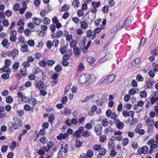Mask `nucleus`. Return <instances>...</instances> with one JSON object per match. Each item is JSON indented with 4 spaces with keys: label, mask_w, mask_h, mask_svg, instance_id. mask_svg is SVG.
I'll return each instance as SVG.
<instances>
[{
    "label": "nucleus",
    "mask_w": 158,
    "mask_h": 158,
    "mask_svg": "<svg viewBox=\"0 0 158 158\" xmlns=\"http://www.w3.org/2000/svg\"><path fill=\"white\" fill-rule=\"evenodd\" d=\"M47 138L45 137H43L40 138V142L44 143H45L46 142L47 140Z\"/></svg>",
    "instance_id": "obj_64"
},
{
    "label": "nucleus",
    "mask_w": 158,
    "mask_h": 158,
    "mask_svg": "<svg viewBox=\"0 0 158 158\" xmlns=\"http://www.w3.org/2000/svg\"><path fill=\"white\" fill-rule=\"evenodd\" d=\"M36 33L37 35H39L40 36L43 37L45 35V32L44 31H37Z\"/></svg>",
    "instance_id": "obj_35"
},
{
    "label": "nucleus",
    "mask_w": 158,
    "mask_h": 158,
    "mask_svg": "<svg viewBox=\"0 0 158 158\" xmlns=\"http://www.w3.org/2000/svg\"><path fill=\"white\" fill-rule=\"evenodd\" d=\"M140 62V59L139 58H137L133 60L131 63V65L133 66H137Z\"/></svg>",
    "instance_id": "obj_14"
},
{
    "label": "nucleus",
    "mask_w": 158,
    "mask_h": 158,
    "mask_svg": "<svg viewBox=\"0 0 158 158\" xmlns=\"http://www.w3.org/2000/svg\"><path fill=\"white\" fill-rule=\"evenodd\" d=\"M6 101L8 103H11L13 102L12 98L10 96L7 97L6 98Z\"/></svg>",
    "instance_id": "obj_50"
},
{
    "label": "nucleus",
    "mask_w": 158,
    "mask_h": 158,
    "mask_svg": "<svg viewBox=\"0 0 158 158\" xmlns=\"http://www.w3.org/2000/svg\"><path fill=\"white\" fill-rule=\"evenodd\" d=\"M54 116L52 114H51L49 117L48 121L50 123H52L54 119Z\"/></svg>",
    "instance_id": "obj_59"
},
{
    "label": "nucleus",
    "mask_w": 158,
    "mask_h": 158,
    "mask_svg": "<svg viewBox=\"0 0 158 158\" xmlns=\"http://www.w3.org/2000/svg\"><path fill=\"white\" fill-rule=\"evenodd\" d=\"M29 103L33 105H35L36 104V102L34 98H31L30 100L28 101Z\"/></svg>",
    "instance_id": "obj_36"
},
{
    "label": "nucleus",
    "mask_w": 158,
    "mask_h": 158,
    "mask_svg": "<svg viewBox=\"0 0 158 158\" xmlns=\"http://www.w3.org/2000/svg\"><path fill=\"white\" fill-rule=\"evenodd\" d=\"M18 53V51L16 49H14L13 51L12 52V55L14 57L16 56Z\"/></svg>",
    "instance_id": "obj_51"
},
{
    "label": "nucleus",
    "mask_w": 158,
    "mask_h": 158,
    "mask_svg": "<svg viewBox=\"0 0 158 158\" xmlns=\"http://www.w3.org/2000/svg\"><path fill=\"white\" fill-rule=\"evenodd\" d=\"M91 78L89 74L85 73L84 75H81L79 78V81L81 84H84L88 81Z\"/></svg>",
    "instance_id": "obj_1"
},
{
    "label": "nucleus",
    "mask_w": 158,
    "mask_h": 158,
    "mask_svg": "<svg viewBox=\"0 0 158 158\" xmlns=\"http://www.w3.org/2000/svg\"><path fill=\"white\" fill-rule=\"evenodd\" d=\"M112 56V54L110 52H108L106 53L104 57L105 58L106 60H107L111 59Z\"/></svg>",
    "instance_id": "obj_32"
},
{
    "label": "nucleus",
    "mask_w": 158,
    "mask_h": 158,
    "mask_svg": "<svg viewBox=\"0 0 158 158\" xmlns=\"http://www.w3.org/2000/svg\"><path fill=\"white\" fill-rule=\"evenodd\" d=\"M102 126L100 124H98L96 125L94 127V131H98V130H102Z\"/></svg>",
    "instance_id": "obj_34"
},
{
    "label": "nucleus",
    "mask_w": 158,
    "mask_h": 158,
    "mask_svg": "<svg viewBox=\"0 0 158 158\" xmlns=\"http://www.w3.org/2000/svg\"><path fill=\"white\" fill-rule=\"evenodd\" d=\"M149 150L148 147L147 146H143L142 148H139L138 150V152L139 154H147Z\"/></svg>",
    "instance_id": "obj_7"
},
{
    "label": "nucleus",
    "mask_w": 158,
    "mask_h": 158,
    "mask_svg": "<svg viewBox=\"0 0 158 158\" xmlns=\"http://www.w3.org/2000/svg\"><path fill=\"white\" fill-rule=\"evenodd\" d=\"M39 65L43 67H45L46 65V63L44 61H40L39 63Z\"/></svg>",
    "instance_id": "obj_60"
},
{
    "label": "nucleus",
    "mask_w": 158,
    "mask_h": 158,
    "mask_svg": "<svg viewBox=\"0 0 158 158\" xmlns=\"http://www.w3.org/2000/svg\"><path fill=\"white\" fill-rule=\"evenodd\" d=\"M100 155L103 156L106 153V150L103 148H101L98 151Z\"/></svg>",
    "instance_id": "obj_19"
},
{
    "label": "nucleus",
    "mask_w": 158,
    "mask_h": 158,
    "mask_svg": "<svg viewBox=\"0 0 158 158\" xmlns=\"http://www.w3.org/2000/svg\"><path fill=\"white\" fill-rule=\"evenodd\" d=\"M128 141L127 138H125L122 140V144L124 146H126L128 143Z\"/></svg>",
    "instance_id": "obj_52"
},
{
    "label": "nucleus",
    "mask_w": 158,
    "mask_h": 158,
    "mask_svg": "<svg viewBox=\"0 0 158 158\" xmlns=\"http://www.w3.org/2000/svg\"><path fill=\"white\" fill-rule=\"evenodd\" d=\"M24 33L25 35L27 36H29L31 34V32L30 30L28 29H27L25 30Z\"/></svg>",
    "instance_id": "obj_54"
},
{
    "label": "nucleus",
    "mask_w": 158,
    "mask_h": 158,
    "mask_svg": "<svg viewBox=\"0 0 158 158\" xmlns=\"http://www.w3.org/2000/svg\"><path fill=\"white\" fill-rule=\"evenodd\" d=\"M101 31V29L99 27H97L95 29L94 31H93L94 34L93 36L92 37V39L95 38L96 36V34L97 33H98Z\"/></svg>",
    "instance_id": "obj_16"
},
{
    "label": "nucleus",
    "mask_w": 158,
    "mask_h": 158,
    "mask_svg": "<svg viewBox=\"0 0 158 158\" xmlns=\"http://www.w3.org/2000/svg\"><path fill=\"white\" fill-rule=\"evenodd\" d=\"M123 116L127 117L130 116L131 114V118H133L134 116V112L133 111H128L127 110H123L122 111Z\"/></svg>",
    "instance_id": "obj_5"
},
{
    "label": "nucleus",
    "mask_w": 158,
    "mask_h": 158,
    "mask_svg": "<svg viewBox=\"0 0 158 158\" xmlns=\"http://www.w3.org/2000/svg\"><path fill=\"white\" fill-rule=\"evenodd\" d=\"M70 6L67 4H65L61 8L60 10L61 11H67L69 8Z\"/></svg>",
    "instance_id": "obj_17"
},
{
    "label": "nucleus",
    "mask_w": 158,
    "mask_h": 158,
    "mask_svg": "<svg viewBox=\"0 0 158 158\" xmlns=\"http://www.w3.org/2000/svg\"><path fill=\"white\" fill-rule=\"evenodd\" d=\"M54 42L55 43V46L56 47H57L59 44V40H56V42L54 40H53L52 41L48 40L46 43L47 48L49 49H51L52 47L54 45Z\"/></svg>",
    "instance_id": "obj_3"
},
{
    "label": "nucleus",
    "mask_w": 158,
    "mask_h": 158,
    "mask_svg": "<svg viewBox=\"0 0 158 158\" xmlns=\"http://www.w3.org/2000/svg\"><path fill=\"white\" fill-rule=\"evenodd\" d=\"M96 14H90L88 15L87 19V21L90 23H91L95 18Z\"/></svg>",
    "instance_id": "obj_10"
},
{
    "label": "nucleus",
    "mask_w": 158,
    "mask_h": 158,
    "mask_svg": "<svg viewBox=\"0 0 158 158\" xmlns=\"http://www.w3.org/2000/svg\"><path fill=\"white\" fill-rule=\"evenodd\" d=\"M55 69L56 72H59L61 70V66L60 65H57L55 67Z\"/></svg>",
    "instance_id": "obj_56"
},
{
    "label": "nucleus",
    "mask_w": 158,
    "mask_h": 158,
    "mask_svg": "<svg viewBox=\"0 0 158 158\" xmlns=\"http://www.w3.org/2000/svg\"><path fill=\"white\" fill-rule=\"evenodd\" d=\"M114 143L112 141H110L108 142V147L109 149H110L114 148Z\"/></svg>",
    "instance_id": "obj_39"
},
{
    "label": "nucleus",
    "mask_w": 158,
    "mask_h": 158,
    "mask_svg": "<svg viewBox=\"0 0 158 158\" xmlns=\"http://www.w3.org/2000/svg\"><path fill=\"white\" fill-rule=\"evenodd\" d=\"M85 68V66L82 63H81L78 66V71H82Z\"/></svg>",
    "instance_id": "obj_26"
},
{
    "label": "nucleus",
    "mask_w": 158,
    "mask_h": 158,
    "mask_svg": "<svg viewBox=\"0 0 158 158\" xmlns=\"http://www.w3.org/2000/svg\"><path fill=\"white\" fill-rule=\"evenodd\" d=\"M100 3L99 2H96L93 1L92 2V5L93 6V7L95 8H97L100 5Z\"/></svg>",
    "instance_id": "obj_28"
},
{
    "label": "nucleus",
    "mask_w": 158,
    "mask_h": 158,
    "mask_svg": "<svg viewBox=\"0 0 158 158\" xmlns=\"http://www.w3.org/2000/svg\"><path fill=\"white\" fill-rule=\"evenodd\" d=\"M157 147L158 145L156 143H153V144H152L150 146V149L149 152H152L154 149L157 148Z\"/></svg>",
    "instance_id": "obj_23"
},
{
    "label": "nucleus",
    "mask_w": 158,
    "mask_h": 158,
    "mask_svg": "<svg viewBox=\"0 0 158 158\" xmlns=\"http://www.w3.org/2000/svg\"><path fill=\"white\" fill-rule=\"evenodd\" d=\"M1 77L4 79H7L9 78V76L7 73L3 74L2 75Z\"/></svg>",
    "instance_id": "obj_63"
},
{
    "label": "nucleus",
    "mask_w": 158,
    "mask_h": 158,
    "mask_svg": "<svg viewBox=\"0 0 158 158\" xmlns=\"http://www.w3.org/2000/svg\"><path fill=\"white\" fill-rule=\"evenodd\" d=\"M93 151L92 150H89L87 152V156H85V158H90L93 155Z\"/></svg>",
    "instance_id": "obj_18"
},
{
    "label": "nucleus",
    "mask_w": 158,
    "mask_h": 158,
    "mask_svg": "<svg viewBox=\"0 0 158 158\" xmlns=\"http://www.w3.org/2000/svg\"><path fill=\"white\" fill-rule=\"evenodd\" d=\"M2 23L3 25L5 27H7L9 26V23L8 22V21L6 19H4L2 21Z\"/></svg>",
    "instance_id": "obj_49"
},
{
    "label": "nucleus",
    "mask_w": 158,
    "mask_h": 158,
    "mask_svg": "<svg viewBox=\"0 0 158 158\" xmlns=\"http://www.w3.org/2000/svg\"><path fill=\"white\" fill-rule=\"evenodd\" d=\"M68 134L67 133L63 134L60 133V135L57 137V139L59 140H61L62 139H64L68 136Z\"/></svg>",
    "instance_id": "obj_13"
},
{
    "label": "nucleus",
    "mask_w": 158,
    "mask_h": 158,
    "mask_svg": "<svg viewBox=\"0 0 158 158\" xmlns=\"http://www.w3.org/2000/svg\"><path fill=\"white\" fill-rule=\"evenodd\" d=\"M145 123L148 124V125L151 127H152L154 124V120L151 119L150 117H148L145 121Z\"/></svg>",
    "instance_id": "obj_12"
},
{
    "label": "nucleus",
    "mask_w": 158,
    "mask_h": 158,
    "mask_svg": "<svg viewBox=\"0 0 158 158\" xmlns=\"http://www.w3.org/2000/svg\"><path fill=\"white\" fill-rule=\"evenodd\" d=\"M54 145V143L52 142H48L47 143V146L49 149L52 148Z\"/></svg>",
    "instance_id": "obj_62"
},
{
    "label": "nucleus",
    "mask_w": 158,
    "mask_h": 158,
    "mask_svg": "<svg viewBox=\"0 0 158 158\" xmlns=\"http://www.w3.org/2000/svg\"><path fill=\"white\" fill-rule=\"evenodd\" d=\"M21 51L23 52H25L27 51V45L23 44V45H21Z\"/></svg>",
    "instance_id": "obj_27"
},
{
    "label": "nucleus",
    "mask_w": 158,
    "mask_h": 158,
    "mask_svg": "<svg viewBox=\"0 0 158 158\" xmlns=\"http://www.w3.org/2000/svg\"><path fill=\"white\" fill-rule=\"evenodd\" d=\"M9 35H10V40H17V37L16 31L14 30H12L9 32Z\"/></svg>",
    "instance_id": "obj_8"
},
{
    "label": "nucleus",
    "mask_w": 158,
    "mask_h": 158,
    "mask_svg": "<svg viewBox=\"0 0 158 158\" xmlns=\"http://www.w3.org/2000/svg\"><path fill=\"white\" fill-rule=\"evenodd\" d=\"M19 66V63L18 62H15L13 65V68L15 70H17Z\"/></svg>",
    "instance_id": "obj_41"
},
{
    "label": "nucleus",
    "mask_w": 158,
    "mask_h": 158,
    "mask_svg": "<svg viewBox=\"0 0 158 158\" xmlns=\"http://www.w3.org/2000/svg\"><path fill=\"white\" fill-rule=\"evenodd\" d=\"M116 126L118 129H121L123 128L124 124L123 122H120L117 124V125Z\"/></svg>",
    "instance_id": "obj_47"
},
{
    "label": "nucleus",
    "mask_w": 158,
    "mask_h": 158,
    "mask_svg": "<svg viewBox=\"0 0 158 158\" xmlns=\"http://www.w3.org/2000/svg\"><path fill=\"white\" fill-rule=\"evenodd\" d=\"M43 22L44 24L48 25L50 23L49 19L47 17H45L43 20Z\"/></svg>",
    "instance_id": "obj_40"
},
{
    "label": "nucleus",
    "mask_w": 158,
    "mask_h": 158,
    "mask_svg": "<svg viewBox=\"0 0 158 158\" xmlns=\"http://www.w3.org/2000/svg\"><path fill=\"white\" fill-rule=\"evenodd\" d=\"M101 146L99 144H96L93 147V149L96 151H99V150L101 148Z\"/></svg>",
    "instance_id": "obj_46"
},
{
    "label": "nucleus",
    "mask_w": 158,
    "mask_h": 158,
    "mask_svg": "<svg viewBox=\"0 0 158 158\" xmlns=\"http://www.w3.org/2000/svg\"><path fill=\"white\" fill-rule=\"evenodd\" d=\"M136 89L134 88H132L130 89L129 91V94H130L131 95L135 94L136 93Z\"/></svg>",
    "instance_id": "obj_57"
},
{
    "label": "nucleus",
    "mask_w": 158,
    "mask_h": 158,
    "mask_svg": "<svg viewBox=\"0 0 158 158\" xmlns=\"http://www.w3.org/2000/svg\"><path fill=\"white\" fill-rule=\"evenodd\" d=\"M3 71L5 72L8 73L10 71V69L8 66H5L2 68Z\"/></svg>",
    "instance_id": "obj_37"
},
{
    "label": "nucleus",
    "mask_w": 158,
    "mask_h": 158,
    "mask_svg": "<svg viewBox=\"0 0 158 158\" xmlns=\"http://www.w3.org/2000/svg\"><path fill=\"white\" fill-rule=\"evenodd\" d=\"M68 146L67 144L62 145L61 147L60 151L59 152L58 156H59L61 152H63L65 153L67 152Z\"/></svg>",
    "instance_id": "obj_9"
},
{
    "label": "nucleus",
    "mask_w": 158,
    "mask_h": 158,
    "mask_svg": "<svg viewBox=\"0 0 158 158\" xmlns=\"http://www.w3.org/2000/svg\"><path fill=\"white\" fill-rule=\"evenodd\" d=\"M87 61L88 62L90 63L91 64L94 63L95 61V59L92 56H89L87 58Z\"/></svg>",
    "instance_id": "obj_33"
},
{
    "label": "nucleus",
    "mask_w": 158,
    "mask_h": 158,
    "mask_svg": "<svg viewBox=\"0 0 158 158\" xmlns=\"http://www.w3.org/2000/svg\"><path fill=\"white\" fill-rule=\"evenodd\" d=\"M80 3L77 0H74L72 3V5L74 7H78L79 6Z\"/></svg>",
    "instance_id": "obj_31"
},
{
    "label": "nucleus",
    "mask_w": 158,
    "mask_h": 158,
    "mask_svg": "<svg viewBox=\"0 0 158 158\" xmlns=\"http://www.w3.org/2000/svg\"><path fill=\"white\" fill-rule=\"evenodd\" d=\"M82 143L81 142L77 139L76 141L75 145L77 147H79L81 145Z\"/></svg>",
    "instance_id": "obj_55"
},
{
    "label": "nucleus",
    "mask_w": 158,
    "mask_h": 158,
    "mask_svg": "<svg viewBox=\"0 0 158 158\" xmlns=\"http://www.w3.org/2000/svg\"><path fill=\"white\" fill-rule=\"evenodd\" d=\"M158 100V96L155 97L152 96L151 98V102L152 104H153Z\"/></svg>",
    "instance_id": "obj_25"
},
{
    "label": "nucleus",
    "mask_w": 158,
    "mask_h": 158,
    "mask_svg": "<svg viewBox=\"0 0 158 158\" xmlns=\"http://www.w3.org/2000/svg\"><path fill=\"white\" fill-rule=\"evenodd\" d=\"M36 86L38 89H42L44 88V84L42 82L39 81L36 84Z\"/></svg>",
    "instance_id": "obj_15"
},
{
    "label": "nucleus",
    "mask_w": 158,
    "mask_h": 158,
    "mask_svg": "<svg viewBox=\"0 0 158 158\" xmlns=\"http://www.w3.org/2000/svg\"><path fill=\"white\" fill-rule=\"evenodd\" d=\"M6 48H8L10 46V44L7 40H3L1 43Z\"/></svg>",
    "instance_id": "obj_22"
},
{
    "label": "nucleus",
    "mask_w": 158,
    "mask_h": 158,
    "mask_svg": "<svg viewBox=\"0 0 158 158\" xmlns=\"http://www.w3.org/2000/svg\"><path fill=\"white\" fill-rule=\"evenodd\" d=\"M132 118V119L131 120V122H130V125H135L136 123H137V122H138V120L136 118Z\"/></svg>",
    "instance_id": "obj_48"
},
{
    "label": "nucleus",
    "mask_w": 158,
    "mask_h": 158,
    "mask_svg": "<svg viewBox=\"0 0 158 158\" xmlns=\"http://www.w3.org/2000/svg\"><path fill=\"white\" fill-rule=\"evenodd\" d=\"M64 114L66 115L70 114L71 113V110L69 108H65L64 110Z\"/></svg>",
    "instance_id": "obj_44"
},
{
    "label": "nucleus",
    "mask_w": 158,
    "mask_h": 158,
    "mask_svg": "<svg viewBox=\"0 0 158 158\" xmlns=\"http://www.w3.org/2000/svg\"><path fill=\"white\" fill-rule=\"evenodd\" d=\"M20 8V6L19 4L18 3H16L14 5L13 9L14 11H16L19 10Z\"/></svg>",
    "instance_id": "obj_43"
},
{
    "label": "nucleus",
    "mask_w": 158,
    "mask_h": 158,
    "mask_svg": "<svg viewBox=\"0 0 158 158\" xmlns=\"http://www.w3.org/2000/svg\"><path fill=\"white\" fill-rule=\"evenodd\" d=\"M132 19V18L131 16L128 17L125 20V23L123 24V26H122L121 28H123L125 27L127 25H128L131 23V19Z\"/></svg>",
    "instance_id": "obj_11"
},
{
    "label": "nucleus",
    "mask_w": 158,
    "mask_h": 158,
    "mask_svg": "<svg viewBox=\"0 0 158 158\" xmlns=\"http://www.w3.org/2000/svg\"><path fill=\"white\" fill-rule=\"evenodd\" d=\"M71 41H69L70 45L71 47L74 48L75 47H77L76 45L77 44V40H71Z\"/></svg>",
    "instance_id": "obj_30"
},
{
    "label": "nucleus",
    "mask_w": 158,
    "mask_h": 158,
    "mask_svg": "<svg viewBox=\"0 0 158 158\" xmlns=\"http://www.w3.org/2000/svg\"><path fill=\"white\" fill-rule=\"evenodd\" d=\"M140 95L142 98H146L147 96V92L145 90L141 91L140 92Z\"/></svg>",
    "instance_id": "obj_38"
},
{
    "label": "nucleus",
    "mask_w": 158,
    "mask_h": 158,
    "mask_svg": "<svg viewBox=\"0 0 158 158\" xmlns=\"http://www.w3.org/2000/svg\"><path fill=\"white\" fill-rule=\"evenodd\" d=\"M84 129V127L81 126L79 127L78 130L75 131L73 133V136L76 137H79L80 136V134L81 133H82Z\"/></svg>",
    "instance_id": "obj_4"
},
{
    "label": "nucleus",
    "mask_w": 158,
    "mask_h": 158,
    "mask_svg": "<svg viewBox=\"0 0 158 158\" xmlns=\"http://www.w3.org/2000/svg\"><path fill=\"white\" fill-rule=\"evenodd\" d=\"M115 76L114 75L112 74L110 75L107 79L104 80L102 81L103 82L108 85L112 82L115 79Z\"/></svg>",
    "instance_id": "obj_6"
},
{
    "label": "nucleus",
    "mask_w": 158,
    "mask_h": 158,
    "mask_svg": "<svg viewBox=\"0 0 158 158\" xmlns=\"http://www.w3.org/2000/svg\"><path fill=\"white\" fill-rule=\"evenodd\" d=\"M113 131V129L110 127H106L105 130V132L107 133L112 132Z\"/></svg>",
    "instance_id": "obj_53"
},
{
    "label": "nucleus",
    "mask_w": 158,
    "mask_h": 158,
    "mask_svg": "<svg viewBox=\"0 0 158 158\" xmlns=\"http://www.w3.org/2000/svg\"><path fill=\"white\" fill-rule=\"evenodd\" d=\"M32 15V13L28 11L25 13V16L26 18H31Z\"/></svg>",
    "instance_id": "obj_58"
},
{
    "label": "nucleus",
    "mask_w": 158,
    "mask_h": 158,
    "mask_svg": "<svg viewBox=\"0 0 158 158\" xmlns=\"http://www.w3.org/2000/svg\"><path fill=\"white\" fill-rule=\"evenodd\" d=\"M68 58H66V55H64L63 60L62 61V64L64 66H67L69 64V63L66 60Z\"/></svg>",
    "instance_id": "obj_20"
},
{
    "label": "nucleus",
    "mask_w": 158,
    "mask_h": 158,
    "mask_svg": "<svg viewBox=\"0 0 158 158\" xmlns=\"http://www.w3.org/2000/svg\"><path fill=\"white\" fill-rule=\"evenodd\" d=\"M106 136L104 135L101 136L100 137V141L101 142H103L106 140Z\"/></svg>",
    "instance_id": "obj_45"
},
{
    "label": "nucleus",
    "mask_w": 158,
    "mask_h": 158,
    "mask_svg": "<svg viewBox=\"0 0 158 158\" xmlns=\"http://www.w3.org/2000/svg\"><path fill=\"white\" fill-rule=\"evenodd\" d=\"M82 135L83 137H88L90 135V133L88 131H85L82 132Z\"/></svg>",
    "instance_id": "obj_29"
},
{
    "label": "nucleus",
    "mask_w": 158,
    "mask_h": 158,
    "mask_svg": "<svg viewBox=\"0 0 158 158\" xmlns=\"http://www.w3.org/2000/svg\"><path fill=\"white\" fill-rule=\"evenodd\" d=\"M73 51L74 54L76 55H78L80 54V53L79 48L77 46L73 48Z\"/></svg>",
    "instance_id": "obj_24"
},
{
    "label": "nucleus",
    "mask_w": 158,
    "mask_h": 158,
    "mask_svg": "<svg viewBox=\"0 0 158 158\" xmlns=\"http://www.w3.org/2000/svg\"><path fill=\"white\" fill-rule=\"evenodd\" d=\"M81 26L82 28L85 29L88 27V24L85 21L81 22Z\"/></svg>",
    "instance_id": "obj_21"
},
{
    "label": "nucleus",
    "mask_w": 158,
    "mask_h": 158,
    "mask_svg": "<svg viewBox=\"0 0 158 158\" xmlns=\"http://www.w3.org/2000/svg\"><path fill=\"white\" fill-rule=\"evenodd\" d=\"M8 148L7 145H3L2 147L1 150L2 152L4 153L6 152Z\"/></svg>",
    "instance_id": "obj_61"
},
{
    "label": "nucleus",
    "mask_w": 158,
    "mask_h": 158,
    "mask_svg": "<svg viewBox=\"0 0 158 158\" xmlns=\"http://www.w3.org/2000/svg\"><path fill=\"white\" fill-rule=\"evenodd\" d=\"M12 120L14 121L15 123L12 125L13 127L15 129L19 127L20 126L22 121L20 118L14 117Z\"/></svg>",
    "instance_id": "obj_2"
},
{
    "label": "nucleus",
    "mask_w": 158,
    "mask_h": 158,
    "mask_svg": "<svg viewBox=\"0 0 158 158\" xmlns=\"http://www.w3.org/2000/svg\"><path fill=\"white\" fill-rule=\"evenodd\" d=\"M55 63V61L53 60H48L47 64L48 66H52Z\"/></svg>",
    "instance_id": "obj_42"
}]
</instances>
